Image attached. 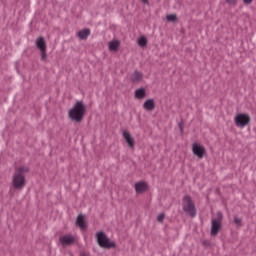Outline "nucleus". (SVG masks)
<instances>
[{"instance_id":"nucleus-1","label":"nucleus","mask_w":256,"mask_h":256,"mask_svg":"<svg viewBox=\"0 0 256 256\" xmlns=\"http://www.w3.org/2000/svg\"><path fill=\"white\" fill-rule=\"evenodd\" d=\"M86 113H87V106H85V103H83V101H77L74 104V106L69 110L68 115L71 121H75L76 123H81Z\"/></svg>"},{"instance_id":"nucleus-2","label":"nucleus","mask_w":256,"mask_h":256,"mask_svg":"<svg viewBox=\"0 0 256 256\" xmlns=\"http://www.w3.org/2000/svg\"><path fill=\"white\" fill-rule=\"evenodd\" d=\"M25 173H29V168L25 166L19 167L13 175L12 185L14 189L21 191L25 185H27V180L25 179Z\"/></svg>"},{"instance_id":"nucleus-3","label":"nucleus","mask_w":256,"mask_h":256,"mask_svg":"<svg viewBox=\"0 0 256 256\" xmlns=\"http://www.w3.org/2000/svg\"><path fill=\"white\" fill-rule=\"evenodd\" d=\"M95 239L102 249H112V247H115V242H111V239L103 231L97 232Z\"/></svg>"},{"instance_id":"nucleus-4","label":"nucleus","mask_w":256,"mask_h":256,"mask_svg":"<svg viewBox=\"0 0 256 256\" xmlns=\"http://www.w3.org/2000/svg\"><path fill=\"white\" fill-rule=\"evenodd\" d=\"M183 211H185V213H189L190 217H195V215H197V208H195V204H193L191 196H185L183 198Z\"/></svg>"},{"instance_id":"nucleus-5","label":"nucleus","mask_w":256,"mask_h":256,"mask_svg":"<svg viewBox=\"0 0 256 256\" xmlns=\"http://www.w3.org/2000/svg\"><path fill=\"white\" fill-rule=\"evenodd\" d=\"M234 123L236 127L243 129L244 127H247L249 123H251V117L248 114L239 113L234 117Z\"/></svg>"},{"instance_id":"nucleus-6","label":"nucleus","mask_w":256,"mask_h":256,"mask_svg":"<svg viewBox=\"0 0 256 256\" xmlns=\"http://www.w3.org/2000/svg\"><path fill=\"white\" fill-rule=\"evenodd\" d=\"M223 221V213L221 211L217 212V218L212 219L211 222V235L215 237L221 231V222Z\"/></svg>"},{"instance_id":"nucleus-7","label":"nucleus","mask_w":256,"mask_h":256,"mask_svg":"<svg viewBox=\"0 0 256 256\" xmlns=\"http://www.w3.org/2000/svg\"><path fill=\"white\" fill-rule=\"evenodd\" d=\"M36 47L41 53L42 61H47V42L45 41V38L39 37L36 40Z\"/></svg>"},{"instance_id":"nucleus-8","label":"nucleus","mask_w":256,"mask_h":256,"mask_svg":"<svg viewBox=\"0 0 256 256\" xmlns=\"http://www.w3.org/2000/svg\"><path fill=\"white\" fill-rule=\"evenodd\" d=\"M192 153L198 157V159H203L207 153V150L205 149V146L196 142L192 145Z\"/></svg>"},{"instance_id":"nucleus-9","label":"nucleus","mask_w":256,"mask_h":256,"mask_svg":"<svg viewBox=\"0 0 256 256\" xmlns=\"http://www.w3.org/2000/svg\"><path fill=\"white\" fill-rule=\"evenodd\" d=\"M59 241H60L61 245H63L65 247L67 245H73V243H75V241H76V238L73 235L66 234V235L60 237Z\"/></svg>"},{"instance_id":"nucleus-10","label":"nucleus","mask_w":256,"mask_h":256,"mask_svg":"<svg viewBox=\"0 0 256 256\" xmlns=\"http://www.w3.org/2000/svg\"><path fill=\"white\" fill-rule=\"evenodd\" d=\"M148 188H149V186L147 185V182H145V181L137 182L134 185V189H135L137 195H141V194L145 193V191H147Z\"/></svg>"},{"instance_id":"nucleus-11","label":"nucleus","mask_w":256,"mask_h":256,"mask_svg":"<svg viewBox=\"0 0 256 256\" xmlns=\"http://www.w3.org/2000/svg\"><path fill=\"white\" fill-rule=\"evenodd\" d=\"M122 136L124 137L126 143H128V146L131 149H134L135 148V139L133 138V136H131V133H129V131H127V130H124L122 132Z\"/></svg>"},{"instance_id":"nucleus-12","label":"nucleus","mask_w":256,"mask_h":256,"mask_svg":"<svg viewBox=\"0 0 256 256\" xmlns=\"http://www.w3.org/2000/svg\"><path fill=\"white\" fill-rule=\"evenodd\" d=\"M76 225L82 229V231H85L87 229V222L85 221V215L79 214L76 220Z\"/></svg>"},{"instance_id":"nucleus-13","label":"nucleus","mask_w":256,"mask_h":256,"mask_svg":"<svg viewBox=\"0 0 256 256\" xmlns=\"http://www.w3.org/2000/svg\"><path fill=\"white\" fill-rule=\"evenodd\" d=\"M143 109L145 111H154L155 110V100L153 98L146 100L143 104Z\"/></svg>"},{"instance_id":"nucleus-14","label":"nucleus","mask_w":256,"mask_h":256,"mask_svg":"<svg viewBox=\"0 0 256 256\" xmlns=\"http://www.w3.org/2000/svg\"><path fill=\"white\" fill-rule=\"evenodd\" d=\"M121 45V41L114 39L110 42H108L109 51H118L119 47Z\"/></svg>"},{"instance_id":"nucleus-15","label":"nucleus","mask_w":256,"mask_h":256,"mask_svg":"<svg viewBox=\"0 0 256 256\" xmlns=\"http://www.w3.org/2000/svg\"><path fill=\"white\" fill-rule=\"evenodd\" d=\"M131 81L132 83H140V81H143V73L134 71L131 75Z\"/></svg>"},{"instance_id":"nucleus-16","label":"nucleus","mask_w":256,"mask_h":256,"mask_svg":"<svg viewBox=\"0 0 256 256\" xmlns=\"http://www.w3.org/2000/svg\"><path fill=\"white\" fill-rule=\"evenodd\" d=\"M91 35V30L89 28H86V29H83V30H80L78 32V37L79 39H82V40H86L87 37H89Z\"/></svg>"},{"instance_id":"nucleus-17","label":"nucleus","mask_w":256,"mask_h":256,"mask_svg":"<svg viewBox=\"0 0 256 256\" xmlns=\"http://www.w3.org/2000/svg\"><path fill=\"white\" fill-rule=\"evenodd\" d=\"M145 95H147L145 88H139V89L135 90V98L136 99H145Z\"/></svg>"},{"instance_id":"nucleus-18","label":"nucleus","mask_w":256,"mask_h":256,"mask_svg":"<svg viewBox=\"0 0 256 256\" xmlns=\"http://www.w3.org/2000/svg\"><path fill=\"white\" fill-rule=\"evenodd\" d=\"M147 43H148L147 37H145V36H141V37L138 39V45H139L140 47H147Z\"/></svg>"},{"instance_id":"nucleus-19","label":"nucleus","mask_w":256,"mask_h":256,"mask_svg":"<svg viewBox=\"0 0 256 256\" xmlns=\"http://www.w3.org/2000/svg\"><path fill=\"white\" fill-rule=\"evenodd\" d=\"M166 19L170 23H175V21H177V16L175 14H169L166 16Z\"/></svg>"},{"instance_id":"nucleus-20","label":"nucleus","mask_w":256,"mask_h":256,"mask_svg":"<svg viewBox=\"0 0 256 256\" xmlns=\"http://www.w3.org/2000/svg\"><path fill=\"white\" fill-rule=\"evenodd\" d=\"M164 219H165V214H159L157 217V221H159V223H163Z\"/></svg>"},{"instance_id":"nucleus-21","label":"nucleus","mask_w":256,"mask_h":256,"mask_svg":"<svg viewBox=\"0 0 256 256\" xmlns=\"http://www.w3.org/2000/svg\"><path fill=\"white\" fill-rule=\"evenodd\" d=\"M234 223H235L236 225H238L239 227H241V223H242L241 218L234 217Z\"/></svg>"},{"instance_id":"nucleus-22","label":"nucleus","mask_w":256,"mask_h":256,"mask_svg":"<svg viewBox=\"0 0 256 256\" xmlns=\"http://www.w3.org/2000/svg\"><path fill=\"white\" fill-rule=\"evenodd\" d=\"M226 3H228V5H237V0H226Z\"/></svg>"},{"instance_id":"nucleus-23","label":"nucleus","mask_w":256,"mask_h":256,"mask_svg":"<svg viewBox=\"0 0 256 256\" xmlns=\"http://www.w3.org/2000/svg\"><path fill=\"white\" fill-rule=\"evenodd\" d=\"M243 3H245V5H251L253 0H243Z\"/></svg>"},{"instance_id":"nucleus-24","label":"nucleus","mask_w":256,"mask_h":256,"mask_svg":"<svg viewBox=\"0 0 256 256\" xmlns=\"http://www.w3.org/2000/svg\"><path fill=\"white\" fill-rule=\"evenodd\" d=\"M146 5H149V0H142Z\"/></svg>"},{"instance_id":"nucleus-25","label":"nucleus","mask_w":256,"mask_h":256,"mask_svg":"<svg viewBox=\"0 0 256 256\" xmlns=\"http://www.w3.org/2000/svg\"><path fill=\"white\" fill-rule=\"evenodd\" d=\"M254 133H256V127L254 128Z\"/></svg>"},{"instance_id":"nucleus-26","label":"nucleus","mask_w":256,"mask_h":256,"mask_svg":"<svg viewBox=\"0 0 256 256\" xmlns=\"http://www.w3.org/2000/svg\"><path fill=\"white\" fill-rule=\"evenodd\" d=\"M81 256H85V254H81Z\"/></svg>"}]
</instances>
